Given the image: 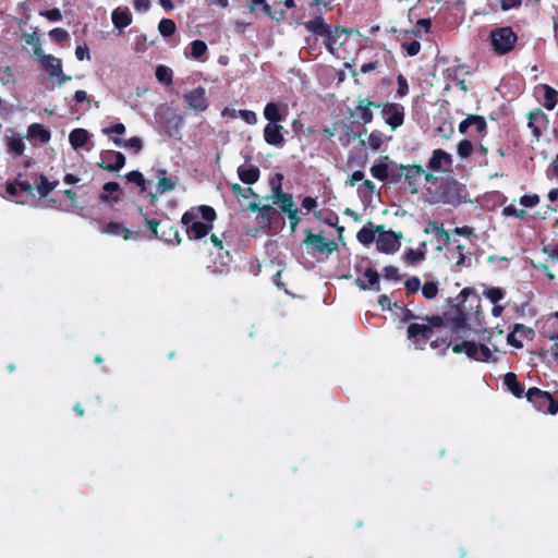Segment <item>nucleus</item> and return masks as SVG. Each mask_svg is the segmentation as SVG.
I'll return each mask as SVG.
<instances>
[{"label":"nucleus","instance_id":"4c0bfd02","mask_svg":"<svg viewBox=\"0 0 558 558\" xmlns=\"http://www.w3.org/2000/svg\"><path fill=\"white\" fill-rule=\"evenodd\" d=\"M544 89V106L546 109L551 110L558 102V92L548 85H543Z\"/></svg>","mask_w":558,"mask_h":558},{"label":"nucleus","instance_id":"72a5a7b5","mask_svg":"<svg viewBox=\"0 0 558 558\" xmlns=\"http://www.w3.org/2000/svg\"><path fill=\"white\" fill-rule=\"evenodd\" d=\"M425 233H427V234H429V233L435 234L445 244L449 243L450 240H451V236L448 233V231L445 230L440 225H438L435 221H429L428 222L427 227L425 228Z\"/></svg>","mask_w":558,"mask_h":558},{"label":"nucleus","instance_id":"7c9ffc66","mask_svg":"<svg viewBox=\"0 0 558 558\" xmlns=\"http://www.w3.org/2000/svg\"><path fill=\"white\" fill-rule=\"evenodd\" d=\"M388 162H389V158L386 156V157H383L378 163L373 165L371 167L372 175L375 179L380 180V181L387 180L389 177Z\"/></svg>","mask_w":558,"mask_h":558},{"label":"nucleus","instance_id":"f704fd0d","mask_svg":"<svg viewBox=\"0 0 558 558\" xmlns=\"http://www.w3.org/2000/svg\"><path fill=\"white\" fill-rule=\"evenodd\" d=\"M504 383L513 396L517 398H521L523 396L524 390L513 373H507L504 377Z\"/></svg>","mask_w":558,"mask_h":558},{"label":"nucleus","instance_id":"bf43d9fd","mask_svg":"<svg viewBox=\"0 0 558 558\" xmlns=\"http://www.w3.org/2000/svg\"><path fill=\"white\" fill-rule=\"evenodd\" d=\"M238 113L247 124H256L257 123V116L254 111L239 110Z\"/></svg>","mask_w":558,"mask_h":558},{"label":"nucleus","instance_id":"f8f14e48","mask_svg":"<svg viewBox=\"0 0 558 558\" xmlns=\"http://www.w3.org/2000/svg\"><path fill=\"white\" fill-rule=\"evenodd\" d=\"M385 122L396 130L402 125L404 120V108L399 104H386L381 109Z\"/></svg>","mask_w":558,"mask_h":558},{"label":"nucleus","instance_id":"f03ea898","mask_svg":"<svg viewBox=\"0 0 558 558\" xmlns=\"http://www.w3.org/2000/svg\"><path fill=\"white\" fill-rule=\"evenodd\" d=\"M428 324L413 323L408 327V337L411 343L418 350H424L426 343L434 336V328L442 325V318L439 316H433L426 318Z\"/></svg>","mask_w":558,"mask_h":558},{"label":"nucleus","instance_id":"052dcab7","mask_svg":"<svg viewBox=\"0 0 558 558\" xmlns=\"http://www.w3.org/2000/svg\"><path fill=\"white\" fill-rule=\"evenodd\" d=\"M232 191L238 197L248 198L253 191L251 187L243 189L240 184H232Z\"/></svg>","mask_w":558,"mask_h":558},{"label":"nucleus","instance_id":"c03bdc74","mask_svg":"<svg viewBox=\"0 0 558 558\" xmlns=\"http://www.w3.org/2000/svg\"><path fill=\"white\" fill-rule=\"evenodd\" d=\"M483 295L488 299L492 303L496 304L505 296V290L497 287H489L483 291Z\"/></svg>","mask_w":558,"mask_h":558},{"label":"nucleus","instance_id":"dca6fc26","mask_svg":"<svg viewBox=\"0 0 558 558\" xmlns=\"http://www.w3.org/2000/svg\"><path fill=\"white\" fill-rule=\"evenodd\" d=\"M189 107L196 111H205L208 108V100L203 87H197L184 94Z\"/></svg>","mask_w":558,"mask_h":558},{"label":"nucleus","instance_id":"c756f323","mask_svg":"<svg viewBox=\"0 0 558 558\" xmlns=\"http://www.w3.org/2000/svg\"><path fill=\"white\" fill-rule=\"evenodd\" d=\"M379 106L373 101H368L366 99H360L356 110L360 119L363 123L367 124L373 120L372 108H378Z\"/></svg>","mask_w":558,"mask_h":558},{"label":"nucleus","instance_id":"cd10ccee","mask_svg":"<svg viewBox=\"0 0 558 558\" xmlns=\"http://www.w3.org/2000/svg\"><path fill=\"white\" fill-rule=\"evenodd\" d=\"M348 35V32L345 29H331L329 31V34L325 36L326 38V46L328 50L331 53H335L337 47L342 46L343 41L341 40L342 37H345Z\"/></svg>","mask_w":558,"mask_h":558},{"label":"nucleus","instance_id":"680f3d73","mask_svg":"<svg viewBox=\"0 0 558 558\" xmlns=\"http://www.w3.org/2000/svg\"><path fill=\"white\" fill-rule=\"evenodd\" d=\"M49 36L58 41V43H61L63 40H65L69 36L68 32L65 29H62V28H53L49 32Z\"/></svg>","mask_w":558,"mask_h":558},{"label":"nucleus","instance_id":"423d86ee","mask_svg":"<svg viewBox=\"0 0 558 558\" xmlns=\"http://www.w3.org/2000/svg\"><path fill=\"white\" fill-rule=\"evenodd\" d=\"M430 202L442 203L452 206L466 202L468 195L465 187L457 181L447 182L439 193L430 195Z\"/></svg>","mask_w":558,"mask_h":558},{"label":"nucleus","instance_id":"37998d69","mask_svg":"<svg viewBox=\"0 0 558 558\" xmlns=\"http://www.w3.org/2000/svg\"><path fill=\"white\" fill-rule=\"evenodd\" d=\"M258 7H262L263 12L267 16H269V17L276 20V21H279L283 16V14H284V12H280L279 15H272L271 14V9L267 4L266 0H252L251 1V11H255Z\"/></svg>","mask_w":558,"mask_h":558},{"label":"nucleus","instance_id":"0e129e2a","mask_svg":"<svg viewBox=\"0 0 558 558\" xmlns=\"http://www.w3.org/2000/svg\"><path fill=\"white\" fill-rule=\"evenodd\" d=\"M75 57L80 61L89 60L90 59V53H89L88 47L86 45L77 46L76 49H75Z\"/></svg>","mask_w":558,"mask_h":558},{"label":"nucleus","instance_id":"8fccbe9b","mask_svg":"<svg viewBox=\"0 0 558 558\" xmlns=\"http://www.w3.org/2000/svg\"><path fill=\"white\" fill-rule=\"evenodd\" d=\"M421 289L424 298L428 300L434 299L438 293V284L435 281L425 282Z\"/></svg>","mask_w":558,"mask_h":558},{"label":"nucleus","instance_id":"58836bf2","mask_svg":"<svg viewBox=\"0 0 558 558\" xmlns=\"http://www.w3.org/2000/svg\"><path fill=\"white\" fill-rule=\"evenodd\" d=\"M7 147L10 154L21 156L25 150V143L22 137L12 136L8 138Z\"/></svg>","mask_w":558,"mask_h":558},{"label":"nucleus","instance_id":"c85d7f7f","mask_svg":"<svg viewBox=\"0 0 558 558\" xmlns=\"http://www.w3.org/2000/svg\"><path fill=\"white\" fill-rule=\"evenodd\" d=\"M119 184L116 182H107L102 186V193L100 194V201L113 205L119 199L118 195Z\"/></svg>","mask_w":558,"mask_h":558},{"label":"nucleus","instance_id":"a878e982","mask_svg":"<svg viewBox=\"0 0 558 558\" xmlns=\"http://www.w3.org/2000/svg\"><path fill=\"white\" fill-rule=\"evenodd\" d=\"M377 226H374L372 222H368L356 234V239L363 245H371L372 243L377 242Z\"/></svg>","mask_w":558,"mask_h":558},{"label":"nucleus","instance_id":"2f4dec72","mask_svg":"<svg viewBox=\"0 0 558 558\" xmlns=\"http://www.w3.org/2000/svg\"><path fill=\"white\" fill-rule=\"evenodd\" d=\"M101 132L102 134L109 136V138L116 145V141L124 142V140L121 138L120 135H123L126 132V128L123 123H116L113 125L104 128Z\"/></svg>","mask_w":558,"mask_h":558},{"label":"nucleus","instance_id":"39448f33","mask_svg":"<svg viewBox=\"0 0 558 558\" xmlns=\"http://www.w3.org/2000/svg\"><path fill=\"white\" fill-rule=\"evenodd\" d=\"M402 170L412 194H416L418 192L422 181H424L428 192H430V185L435 184L437 181V177L432 172H427V170L422 166H404L402 167Z\"/></svg>","mask_w":558,"mask_h":558},{"label":"nucleus","instance_id":"9d476101","mask_svg":"<svg viewBox=\"0 0 558 558\" xmlns=\"http://www.w3.org/2000/svg\"><path fill=\"white\" fill-rule=\"evenodd\" d=\"M452 163V157L448 153L436 149L434 150L430 159L428 160L427 168L428 172L434 173L437 178V174L447 173L450 170Z\"/></svg>","mask_w":558,"mask_h":558},{"label":"nucleus","instance_id":"5701e85b","mask_svg":"<svg viewBox=\"0 0 558 558\" xmlns=\"http://www.w3.org/2000/svg\"><path fill=\"white\" fill-rule=\"evenodd\" d=\"M469 129H474L476 133H482L486 129V121L480 116H470L459 124V131L465 133Z\"/></svg>","mask_w":558,"mask_h":558},{"label":"nucleus","instance_id":"a211bd4d","mask_svg":"<svg viewBox=\"0 0 558 558\" xmlns=\"http://www.w3.org/2000/svg\"><path fill=\"white\" fill-rule=\"evenodd\" d=\"M282 126L279 123H268L264 129V140L267 144L280 147L284 138L281 134Z\"/></svg>","mask_w":558,"mask_h":558},{"label":"nucleus","instance_id":"603ef678","mask_svg":"<svg viewBox=\"0 0 558 558\" xmlns=\"http://www.w3.org/2000/svg\"><path fill=\"white\" fill-rule=\"evenodd\" d=\"M405 259L411 264L418 263L424 259V253L422 251L409 248L405 252Z\"/></svg>","mask_w":558,"mask_h":558},{"label":"nucleus","instance_id":"0eeeda50","mask_svg":"<svg viewBox=\"0 0 558 558\" xmlns=\"http://www.w3.org/2000/svg\"><path fill=\"white\" fill-rule=\"evenodd\" d=\"M376 248L384 254H395L401 246L402 232L387 230L384 226H377Z\"/></svg>","mask_w":558,"mask_h":558},{"label":"nucleus","instance_id":"20e7f679","mask_svg":"<svg viewBox=\"0 0 558 558\" xmlns=\"http://www.w3.org/2000/svg\"><path fill=\"white\" fill-rule=\"evenodd\" d=\"M518 36L509 26L494 28L489 35V44L495 54L505 56L511 52L517 44Z\"/></svg>","mask_w":558,"mask_h":558},{"label":"nucleus","instance_id":"a19ab883","mask_svg":"<svg viewBox=\"0 0 558 558\" xmlns=\"http://www.w3.org/2000/svg\"><path fill=\"white\" fill-rule=\"evenodd\" d=\"M155 75L158 82L166 85L172 84V70L170 68L160 64L156 68Z\"/></svg>","mask_w":558,"mask_h":558},{"label":"nucleus","instance_id":"5fc2aeb1","mask_svg":"<svg viewBox=\"0 0 558 558\" xmlns=\"http://www.w3.org/2000/svg\"><path fill=\"white\" fill-rule=\"evenodd\" d=\"M472 149H473V145L470 141H462L459 143L458 145V154L462 157V158H466L471 155L472 153Z\"/></svg>","mask_w":558,"mask_h":558},{"label":"nucleus","instance_id":"c9c22d12","mask_svg":"<svg viewBox=\"0 0 558 558\" xmlns=\"http://www.w3.org/2000/svg\"><path fill=\"white\" fill-rule=\"evenodd\" d=\"M264 117L269 121V123H279L283 120V117L280 113V108L275 102H268L265 106Z\"/></svg>","mask_w":558,"mask_h":558},{"label":"nucleus","instance_id":"f257e3e1","mask_svg":"<svg viewBox=\"0 0 558 558\" xmlns=\"http://www.w3.org/2000/svg\"><path fill=\"white\" fill-rule=\"evenodd\" d=\"M216 213L210 206L191 208L182 216V225L190 240H199L213 229Z\"/></svg>","mask_w":558,"mask_h":558},{"label":"nucleus","instance_id":"473e14b6","mask_svg":"<svg viewBox=\"0 0 558 558\" xmlns=\"http://www.w3.org/2000/svg\"><path fill=\"white\" fill-rule=\"evenodd\" d=\"M238 174L243 183L252 184L258 180L259 170L256 167H240Z\"/></svg>","mask_w":558,"mask_h":558},{"label":"nucleus","instance_id":"49530a36","mask_svg":"<svg viewBox=\"0 0 558 558\" xmlns=\"http://www.w3.org/2000/svg\"><path fill=\"white\" fill-rule=\"evenodd\" d=\"M207 51V45L203 40H194L191 44L190 57L199 59Z\"/></svg>","mask_w":558,"mask_h":558},{"label":"nucleus","instance_id":"b1692460","mask_svg":"<svg viewBox=\"0 0 558 558\" xmlns=\"http://www.w3.org/2000/svg\"><path fill=\"white\" fill-rule=\"evenodd\" d=\"M27 137L32 141L45 144L50 141V132L41 124L34 123L27 128Z\"/></svg>","mask_w":558,"mask_h":558},{"label":"nucleus","instance_id":"09e8293b","mask_svg":"<svg viewBox=\"0 0 558 558\" xmlns=\"http://www.w3.org/2000/svg\"><path fill=\"white\" fill-rule=\"evenodd\" d=\"M175 23L170 19H162L158 24V31L162 36H170L175 32Z\"/></svg>","mask_w":558,"mask_h":558},{"label":"nucleus","instance_id":"1a4fd4ad","mask_svg":"<svg viewBox=\"0 0 558 558\" xmlns=\"http://www.w3.org/2000/svg\"><path fill=\"white\" fill-rule=\"evenodd\" d=\"M525 396L537 410L549 414L558 413V401L554 400L549 392L533 387L527 390Z\"/></svg>","mask_w":558,"mask_h":558},{"label":"nucleus","instance_id":"338daca9","mask_svg":"<svg viewBox=\"0 0 558 558\" xmlns=\"http://www.w3.org/2000/svg\"><path fill=\"white\" fill-rule=\"evenodd\" d=\"M384 276L386 279H389V280H397L399 275H398V268L393 267V266H388V267H385L384 269Z\"/></svg>","mask_w":558,"mask_h":558},{"label":"nucleus","instance_id":"9b49d317","mask_svg":"<svg viewBox=\"0 0 558 558\" xmlns=\"http://www.w3.org/2000/svg\"><path fill=\"white\" fill-rule=\"evenodd\" d=\"M125 165V157L116 150H104L100 154L98 166L108 171H119Z\"/></svg>","mask_w":558,"mask_h":558},{"label":"nucleus","instance_id":"6ab92c4d","mask_svg":"<svg viewBox=\"0 0 558 558\" xmlns=\"http://www.w3.org/2000/svg\"><path fill=\"white\" fill-rule=\"evenodd\" d=\"M529 128L532 129L533 135L538 138L542 134V128L548 124L547 116L539 109L531 111L527 116Z\"/></svg>","mask_w":558,"mask_h":558},{"label":"nucleus","instance_id":"774afa93","mask_svg":"<svg viewBox=\"0 0 558 558\" xmlns=\"http://www.w3.org/2000/svg\"><path fill=\"white\" fill-rule=\"evenodd\" d=\"M547 177L558 179V155L547 169Z\"/></svg>","mask_w":558,"mask_h":558},{"label":"nucleus","instance_id":"3c124183","mask_svg":"<svg viewBox=\"0 0 558 558\" xmlns=\"http://www.w3.org/2000/svg\"><path fill=\"white\" fill-rule=\"evenodd\" d=\"M128 181L135 183L141 187V191L144 192L146 190V181L143 174L140 171H131L126 174Z\"/></svg>","mask_w":558,"mask_h":558},{"label":"nucleus","instance_id":"f3484780","mask_svg":"<svg viewBox=\"0 0 558 558\" xmlns=\"http://www.w3.org/2000/svg\"><path fill=\"white\" fill-rule=\"evenodd\" d=\"M156 180H157V192L159 194H163V193L174 190L179 182L178 177L169 175L168 172L163 169H159L156 171Z\"/></svg>","mask_w":558,"mask_h":558},{"label":"nucleus","instance_id":"412c9836","mask_svg":"<svg viewBox=\"0 0 558 558\" xmlns=\"http://www.w3.org/2000/svg\"><path fill=\"white\" fill-rule=\"evenodd\" d=\"M111 20L117 28L123 29L132 23V14L129 8L118 7L113 10L111 14Z\"/></svg>","mask_w":558,"mask_h":558},{"label":"nucleus","instance_id":"e2e57ef3","mask_svg":"<svg viewBox=\"0 0 558 558\" xmlns=\"http://www.w3.org/2000/svg\"><path fill=\"white\" fill-rule=\"evenodd\" d=\"M421 288V281L417 277H412L405 281V289L410 293L417 292Z\"/></svg>","mask_w":558,"mask_h":558},{"label":"nucleus","instance_id":"4468645a","mask_svg":"<svg viewBox=\"0 0 558 558\" xmlns=\"http://www.w3.org/2000/svg\"><path fill=\"white\" fill-rule=\"evenodd\" d=\"M304 243L312 246L318 253L331 254L338 248V244L335 241H327L323 235L311 232H307Z\"/></svg>","mask_w":558,"mask_h":558},{"label":"nucleus","instance_id":"864d4df0","mask_svg":"<svg viewBox=\"0 0 558 558\" xmlns=\"http://www.w3.org/2000/svg\"><path fill=\"white\" fill-rule=\"evenodd\" d=\"M502 214L507 217L523 218L526 211L523 209H518L514 205H509L502 209Z\"/></svg>","mask_w":558,"mask_h":558},{"label":"nucleus","instance_id":"4d7b16f0","mask_svg":"<svg viewBox=\"0 0 558 558\" xmlns=\"http://www.w3.org/2000/svg\"><path fill=\"white\" fill-rule=\"evenodd\" d=\"M539 203V197L536 194L533 195H523L520 198V204L524 207H534Z\"/></svg>","mask_w":558,"mask_h":558},{"label":"nucleus","instance_id":"4be33fe9","mask_svg":"<svg viewBox=\"0 0 558 558\" xmlns=\"http://www.w3.org/2000/svg\"><path fill=\"white\" fill-rule=\"evenodd\" d=\"M379 276L376 270L367 268L362 276L356 279V284L363 289H376L378 290Z\"/></svg>","mask_w":558,"mask_h":558},{"label":"nucleus","instance_id":"393cba45","mask_svg":"<svg viewBox=\"0 0 558 558\" xmlns=\"http://www.w3.org/2000/svg\"><path fill=\"white\" fill-rule=\"evenodd\" d=\"M90 133L85 129H74L69 135V142L74 150L85 146L90 140Z\"/></svg>","mask_w":558,"mask_h":558},{"label":"nucleus","instance_id":"69168bd1","mask_svg":"<svg viewBox=\"0 0 558 558\" xmlns=\"http://www.w3.org/2000/svg\"><path fill=\"white\" fill-rule=\"evenodd\" d=\"M398 95L403 97L408 94L409 92V86H408V83H407V80L402 76V75H399L398 78Z\"/></svg>","mask_w":558,"mask_h":558},{"label":"nucleus","instance_id":"6e6552de","mask_svg":"<svg viewBox=\"0 0 558 558\" xmlns=\"http://www.w3.org/2000/svg\"><path fill=\"white\" fill-rule=\"evenodd\" d=\"M272 204L286 213L290 220L291 230L294 231L300 222L299 209L295 207L290 194L283 193L280 185L274 187Z\"/></svg>","mask_w":558,"mask_h":558},{"label":"nucleus","instance_id":"ea45409f","mask_svg":"<svg viewBox=\"0 0 558 558\" xmlns=\"http://www.w3.org/2000/svg\"><path fill=\"white\" fill-rule=\"evenodd\" d=\"M23 38H24V41L26 43V45L31 46L33 48L32 57L34 59L44 51L43 47H41L40 39L35 33L24 34Z\"/></svg>","mask_w":558,"mask_h":558},{"label":"nucleus","instance_id":"6e6d98bb","mask_svg":"<svg viewBox=\"0 0 558 558\" xmlns=\"http://www.w3.org/2000/svg\"><path fill=\"white\" fill-rule=\"evenodd\" d=\"M39 14L51 22H59L62 20V13L57 8L47 11H41Z\"/></svg>","mask_w":558,"mask_h":558},{"label":"nucleus","instance_id":"79ce46f5","mask_svg":"<svg viewBox=\"0 0 558 558\" xmlns=\"http://www.w3.org/2000/svg\"><path fill=\"white\" fill-rule=\"evenodd\" d=\"M527 331V329L522 326V325H515L514 326V329L512 332H510L507 337V341L509 344H511L512 347H515L518 349L522 348L523 347V343L522 341L518 338V333H525Z\"/></svg>","mask_w":558,"mask_h":558},{"label":"nucleus","instance_id":"a18cd8bd","mask_svg":"<svg viewBox=\"0 0 558 558\" xmlns=\"http://www.w3.org/2000/svg\"><path fill=\"white\" fill-rule=\"evenodd\" d=\"M383 142V134L380 132L375 131L367 136L366 141H364L363 144L369 146L373 150H377L380 148Z\"/></svg>","mask_w":558,"mask_h":558},{"label":"nucleus","instance_id":"13d9d810","mask_svg":"<svg viewBox=\"0 0 558 558\" xmlns=\"http://www.w3.org/2000/svg\"><path fill=\"white\" fill-rule=\"evenodd\" d=\"M402 47L405 49L408 56L410 57L416 56L421 50V44L417 40L403 44Z\"/></svg>","mask_w":558,"mask_h":558},{"label":"nucleus","instance_id":"7ed1b4c3","mask_svg":"<svg viewBox=\"0 0 558 558\" xmlns=\"http://www.w3.org/2000/svg\"><path fill=\"white\" fill-rule=\"evenodd\" d=\"M452 351L456 354L465 353V355L474 361L484 362V363H496L498 352L497 349L492 350L488 345L483 343H476L473 341H463L461 343H454L452 345Z\"/></svg>","mask_w":558,"mask_h":558},{"label":"nucleus","instance_id":"e433bc0d","mask_svg":"<svg viewBox=\"0 0 558 558\" xmlns=\"http://www.w3.org/2000/svg\"><path fill=\"white\" fill-rule=\"evenodd\" d=\"M116 146L138 154L143 149V141L138 136H133L129 140H124V142L116 141Z\"/></svg>","mask_w":558,"mask_h":558},{"label":"nucleus","instance_id":"ddd939ff","mask_svg":"<svg viewBox=\"0 0 558 558\" xmlns=\"http://www.w3.org/2000/svg\"><path fill=\"white\" fill-rule=\"evenodd\" d=\"M35 60L39 63V66L49 74L51 80L54 78V75L62 74V61L59 58L43 51Z\"/></svg>","mask_w":558,"mask_h":558},{"label":"nucleus","instance_id":"de8ad7c7","mask_svg":"<svg viewBox=\"0 0 558 558\" xmlns=\"http://www.w3.org/2000/svg\"><path fill=\"white\" fill-rule=\"evenodd\" d=\"M57 185V182H49L47 178L40 175L37 191L40 196H47Z\"/></svg>","mask_w":558,"mask_h":558},{"label":"nucleus","instance_id":"aec40b11","mask_svg":"<svg viewBox=\"0 0 558 558\" xmlns=\"http://www.w3.org/2000/svg\"><path fill=\"white\" fill-rule=\"evenodd\" d=\"M101 233L112 236H121L124 240H130L133 238V232L130 229L116 221H111L105 225L101 229Z\"/></svg>","mask_w":558,"mask_h":558},{"label":"nucleus","instance_id":"bb28decb","mask_svg":"<svg viewBox=\"0 0 558 558\" xmlns=\"http://www.w3.org/2000/svg\"><path fill=\"white\" fill-rule=\"evenodd\" d=\"M305 28L316 35L325 37L329 34L330 26L326 24L322 16H316L311 21L304 23Z\"/></svg>","mask_w":558,"mask_h":558},{"label":"nucleus","instance_id":"2eb2a0df","mask_svg":"<svg viewBox=\"0 0 558 558\" xmlns=\"http://www.w3.org/2000/svg\"><path fill=\"white\" fill-rule=\"evenodd\" d=\"M147 225L156 238H159L167 243H175L177 245L181 243L178 230L173 229L171 226L163 225L161 233L159 234L158 227L160 223L155 220H147Z\"/></svg>","mask_w":558,"mask_h":558}]
</instances>
